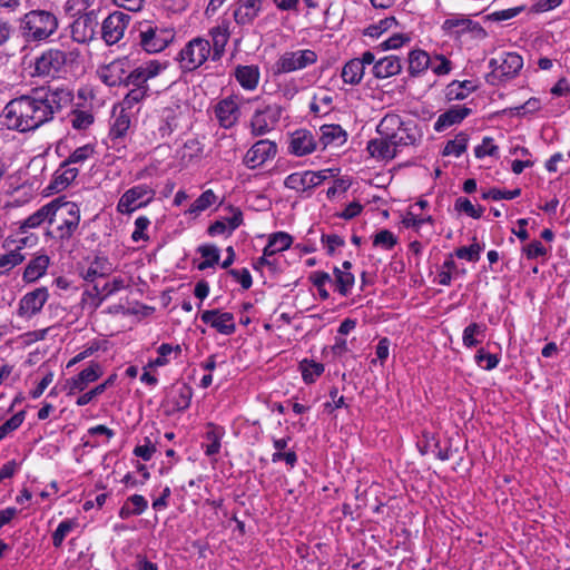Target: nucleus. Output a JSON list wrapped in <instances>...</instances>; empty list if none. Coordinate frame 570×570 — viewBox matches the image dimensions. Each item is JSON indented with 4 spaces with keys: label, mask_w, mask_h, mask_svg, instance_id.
<instances>
[{
    "label": "nucleus",
    "mask_w": 570,
    "mask_h": 570,
    "mask_svg": "<svg viewBox=\"0 0 570 570\" xmlns=\"http://www.w3.org/2000/svg\"><path fill=\"white\" fill-rule=\"evenodd\" d=\"M4 125L8 129L29 131L49 121V114L37 90L32 96L12 99L4 108Z\"/></svg>",
    "instance_id": "nucleus-1"
},
{
    "label": "nucleus",
    "mask_w": 570,
    "mask_h": 570,
    "mask_svg": "<svg viewBox=\"0 0 570 570\" xmlns=\"http://www.w3.org/2000/svg\"><path fill=\"white\" fill-rule=\"evenodd\" d=\"M51 205H53L49 223L51 229L48 234L61 240L71 238L80 223L79 206L62 197L53 199Z\"/></svg>",
    "instance_id": "nucleus-2"
},
{
    "label": "nucleus",
    "mask_w": 570,
    "mask_h": 570,
    "mask_svg": "<svg viewBox=\"0 0 570 570\" xmlns=\"http://www.w3.org/2000/svg\"><path fill=\"white\" fill-rule=\"evenodd\" d=\"M80 50L78 48L48 49L35 61V71L38 76L55 77L63 67L78 63Z\"/></svg>",
    "instance_id": "nucleus-3"
},
{
    "label": "nucleus",
    "mask_w": 570,
    "mask_h": 570,
    "mask_svg": "<svg viewBox=\"0 0 570 570\" xmlns=\"http://www.w3.org/2000/svg\"><path fill=\"white\" fill-rule=\"evenodd\" d=\"M523 67V59L517 52H504L489 61L491 71L487 75V82L498 86L518 76Z\"/></svg>",
    "instance_id": "nucleus-4"
},
{
    "label": "nucleus",
    "mask_w": 570,
    "mask_h": 570,
    "mask_svg": "<svg viewBox=\"0 0 570 570\" xmlns=\"http://www.w3.org/2000/svg\"><path fill=\"white\" fill-rule=\"evenodd\" d=\"M58 28V18L45 10H32L24 14L23 33L32 40H45Z\"/></svg>",
    "instance_id": "nucleus-5"
},
{
    "label": "nucleus",
    "mask_w": 570,
    "mask_h": 570,
    "mask_svg": "<svg viewBox=\"0 0 570 570\" xmlns=\"http://www.w3.org/2000/svg\"><path fill=\"white\" fill-rule=\"evenodd\" d=\"M210 52V42L207 39L194 38L179 52L180 67L184 70L193 71L212 57Z\"/></svg>",
    "instance_id": "nucleus-6"
},
{
    "label": "nucleus",
    "mask_w": 570,
    "mask_h": 570,
    "mask_svg": "<svg viewBox=\"0 0 570 570\" xmlns=\"http://www.w3.org/2000/svg\"><path fill=\"white\" fill-rule=\"evenodd\" d=\"M441 28L445 35L455 40L461 39L465 33H470L471 38L476 40H483L488 37V32L479 22H475L463 14H452L443 21Z\"/></svg>",
    "instance_id": "nucleus-7"
},
{
    "label": "nucleus",
    "mask_w": 570,
    "mask_h": 570,
    "mask_svg": "<svg viewBox=\"0 0 570 570\" xmlns=\"http://www.w3.org/2000/svg\"><path fill=\"white\" fill-rule=\"evenodd\" d=\"M174 37L173 29L148 23L141 26L139 30L140 46L149 53L164 50L174 40Z\"/></svg>",
    "instance_id": "nucleus-8"
},
{
    "label": "nucleus",
    "mask_w": 570,
    "mask_h": 570,
    "mask_svg": "<svg viewBox=\"0 0 570 570\" xmlns=\"http://www.w3.org/2000/svg\"><path fill=\"white\" fill-rule=\"evenodd\" d=\"M246 102H249V100L236 95L219 100L214 107V114L219 126L225 129L233 128L238 122L240 109Z\"/></svg>",
    "instance_id": "nucleus-9"
},
{
    "label": "nucleus",
    "mask_w": 570,
    "mask_h": 570,
    "mask_svg": "<svg viewBox=\"0 0 570 570\" xmlns=\"http://www.w3.org/2000/svg\"><path fill=\"white\" fill-rule=\"evenodd\" d=\"M98 24V10L77 14L69 24L70 37L77 43H88L94 40Z\"/></svg>",
    "instance_id": "nucleus-10"
},
{
    "label": "nucleus",
    "mask_w": 570,
    "mask_h": 570,
    "mask_svg": "<svg viewBox=\"0 0 570 570\" xmlns=\"http://www.w3.org/2000/svg\"><path fill=\"white\" fill-rule=\"evenodd\" d=\"M317 61V55L314 50L303 49L297 51L284 52L275 63L276 73H288L306 68Z\"/></svg>",
    "instance_id": "nucleus-11"
},
{
    "label": "nucleus",
    "mask_w": 570,
    "mask_h": 570,
    "mask_svg": "<svg viewBox=\"0 0 570 570\" xmlns=\"http://www.w3.org/2000/svg\"><path fill=\"white\" fill-rule=\"evenodd\" d=\"M282 107L277 104L257 108L250 119V132L254 136H263L273 130L282 116Z\"/></svg>",
    "instance_id": "nucleus-12"
},
{
    "label": "nucleus",
    "mask_w": 570,
    "mask_h": 570,
    "mask_svg": "<svg viewBox=\"0 0 570 570\" xmlns=\"http://www.w3.org/2000/svg\"><path fill=\"white\" fill-rule=\"evenodd\" d=\"M155 197V190L148 185H138L128 189L119 199L117 209L121 214H130L146 206Z\"/></svg>",
    "instance_id": "nucleus-13"
},
{
    "label": "nucleus",
    "mask_w": 570,
    "mask_h": 570,
    "mask_svg": "<svg viewBox=\"0 0 570 570\" xmlns=\"http://www.w3.org/2000/svg\"><path fill=\"white\" fill-rule=\"evenodd\" d=\"M130 17L124 12L110 13L101 24V37L108 46L117 43L128 27Z\"/></svg>",
    "instance_id": "nucleus-14"
},
{
    "label": "nucleus",
    "mask_w": 570,
    "mask_h": 570,
    "mask_svg": "<svg viewBox=\"0 0 570 570\" xmlns=\"http://www.w3.org/2000/svg\"><path fill=\"white\" fill-rule=\"evenodd\" d=\"M37 91L45 102L50 120L56 112L60 111L63 106H67L72 100V94L67 88L48 87L47 89H37Z\"/></svg>",
    "instance_id": "nucleus-15"
},
{
    "label": "nucleus",
    "mask_w": 570,
    "mask_h": 570,
    "mask_svg": "<svg viewBox=\"0 0 570 570\" xmlns=\"http://www.w3.org/2000/svg\"><path fill=\"white\" fill-rule=\"evenodd\" d=\"M276 153L277 146L275 142L268 139L258 140L247 150L244 164L247 168L255 169L274 158Z\"/></svg>",
    "instance_id": "nucleus-16"
},
{
    "label": "nucleus",
    "mask_w": 570,
    "mask_h": 570,
    "mask_svg": "<svg viewBox=\"0 0 570 570\" xmlns=\"http://www.w3.org/2000/svg\"><path fill=\"white\" fill-rule=\"evenodd\" d=\"M200 318L219 334L228 336L236 331L235 317L229 312H222L218 308L207 309L202 313Z\"/></svg>",
    "instance_id": "nucleus-17"
},
{
    "label": "nucleus",
    "mask_w": 570,
    "mask_h": 570,
    "mask_svg": "<svg viewBox=\"0 0 570 570\" xmlns=\"http://www.w3.org/2000/svg\"><path fill=\"white\" fill-rule=\"evenodd\" d=\"M163 70V66L157 60L147 61L132 70H128L126 76V87H148L149 79L155 78Z\"/></svg>",
    "instance_id": "nucleus-18"
},
{
    "label": "nucleus",
    "mask_w": 570,
    "mask_h": 570,
    "mask_svg": "<svg viewBox=\"0 0 570 570\" xmlns=\"http://www.w3.org/2000/svg\"><path fill=\"white\" fill-rule=\"evenodd\" d=\"M265 0H238L233 17L238 26H249L263 11Z\"/></svg>",
    "instance_id": "nucleus-19"
},
{
    "label": "nucleus",
    "mask_w": 570,
    "mask_h": 570,
    "mask_svg": "<svg viewBox=\"0 0 570 570\" xmlns=\"http://www.w3.org/2000/svg\"><path fill=\"white\" fill-rule=\"evenodd\" d=\"M48 297L49 294L46 287H40L26 294L19 304V315L27 317L33 316L41 311Z\"/></svg>",
    "instance_id": "nucleus-20"
},
{
    "label": "nucleus",
    "mask_w": 570,
    "mask_h": 570,
    "mask_svg": "<svg viewBox=\"0 0 570 570\" xmlns=\"http://www.w3.org/2000/svg\"><path fill=\"white\" fill-rule=\"evenodd\" d=\"M128 68L127 60H115L101 69L100 78L109 87L125 86Z\"/></svg>",
    "instance_id": "nucleus-21"
},
{
    "label": "nucleus",
    "mask_w": 570,
    "mask_h": 570,
    "mask_svg": "<svg viewBox=\"0 0 570 570\" xmlns=\"http://www.w3.org/2000/svg\"><path fill=\"white\" fill-rule=\"evenodd\" d=\"M180 114V106L178 104H171L158 111V134L161 138L169 137L177 128V120Z\"/></svg>",
    "instance_id": "nucleus-22"
},
{
    "label": "nucleus",
    "mask_w": 570,
    "mask_h": 570,
    "mask_svg": "<svg viewBox=\"0 0 570 570\" xmlns=\"http://www.w3.org/2000/svg\"><path fill=\"white\" fill-rule=\"evenodd\" d=\"M27 237H22L19 240L11 239L8 237L2 244V248L6 253L2 254V268L7 271L22 263L24 255L21 254V249L24 247Z\"/></svg>",
    "instance_id": "nucleus-23"
},
{
    "label": "nucleus",
    "mask_w": 570,
    "mask_h": 570,
    "mask_svg": "<svg viewBox=\"0 0 570 570\" xmlns=\"http://www.w3.org/2000/svg\"><path fill=\"white\" fill-rule=\"evenodd\" d=\"M101 375V366L96 362H91L87 368L82 370L77 376L68 381V394L83 391L90 383L97 381Z\"/></svg>",
    "instance_id": "nucleus-24"
},
{
    "label": "nucleus",
    "mask_w": 570,
    "mask_h": 570,
    "mask_svg": "<svg viewBox=\"0 0 570 570\" xmlns=\"http://www.w3.org/2000/svg\"><path fill=\"white\" fill-rule=\"evenodd\" d=\"M112 271V264L107 257L96 256L87 267L81 268L80 275L86 282L94 283L97 278L109 276Z\"/></svg>",
    "instance_id": "nucleus-25"
},
{
    "label": "nucleus",
    "mask_w": 570,
    "mask_h": 570,
    "mask_svg": "<svg viewBox=\"0 0 570 570\" xmlns=\"http://www.w3.org/2000/svg\"><path fill=\"white\" fill-rule=\"evenodd\" d=\"M209 37L212 39V60L217 61L223 57L230 37L228 22L223 21L220 24L213 27L209 30Z\"/></svg>",
    "instance_id": "nucleus-26"
},
{
    "label": "nucleus",
    "mask_w": 570,
    "mask_h": 570,
    "mask_svg": "<svg viewBox=\"0 0 570 570\" xmlns=\"http://www.w3.org/2000/svg\"><path fill=\"white\" fill-rule=\"evenodd\" d=\"M316 140L311 131L299 129L293 132L289 142V150L296 156H305L316 149Z\"/></svg>",
    "instance_id": "nucleus-27"
},
{
    "label": "nucleus",
    "mask_w": 570,
    "mask_h": 570,
    "mask_svg": "<svg viewBox=\"0 0 570 570\" xmlns=\"http://www.w3.org/2000/svg\"><path fill=\"white\" fill-rule=\"evenodd\" d=\"M127 286L128 285L125 283L124 278L115 277L111 282H107L102 286L94 284L92 288L87 291L86 293L94 299H96L95 306L98 307L106 298L126 288Z\"/></svg>",
    "instance_id": "nucleus-28"
},
{
    "label": "nucleus",
    "mask_w": 570,
    "mask_h": 570,
    "mask_svg": "<svg viewBox=\"0 0 570 570\" xmlns=\"http://www.w3.org/2000/svg\"><path fill=\"white\" fill-rule=\"evenodd\" d=\"M471 114V109L466 107H452L445 112L441 114L435 124V131H443L452 125L460 124L465 117Z\"/></svg>",
    "instance_id": "nucleus-29"
},
{
    "label": "nucleus",
    "mask_w": 570,
    "mask_h": 570,
    "mask_svg": "<svg viewBox=\"0 0 570 570\" xmlns=\"http://www.w3.org/2000/svg\"><path fill=\"white\" fill-rule=\"evenodd\" d=\"M401 60L396 56H386L377 60L372 68L373 75L377 79H385L396 76L401 72Z\"/></svg>",
    "instance_id": "nucleus-30"
},
{
    "label": "nucleus",
    "mask_w": 570,
    "mask_h": 570,
    "mask_svg": "<svg viewBox=\"0 0 570 570\" xmlns=\"http://www.w3.org/2000/svg\"><path fill=\"white\" fill-rule=\"evenodd\" d=\"M320 132L318 141L323 145V149L328 145L340 147L347 140V134L340 125H323L320 128Z\"/></svg>",
    "instance_id": "nucleus-31"
},
{
    "label": "nucleus",
    "mask_w": 570,
    "mask_h": 570,
    "mask_svg": "<svg viewBox=\"0 0 570 570\" xmlns=\"http://www.w3.org/2000/svg\"><path fill=\"white\" fill-rule=\"evenodd\" d=\"M367 150L374 158L390 160L396 156V148L386 137L372 139L367 144Z\"/></svg>",
    "instance_id": "nucleus-32"
},
{
    "label": "nucleus",
    "mask_w": 570,
    "mask_h": 570,
    "mask_svg": "<svg viewBox=\"0 0 570 570\" xmlns=\"http://www.w3.org/2000/svg\"><path fill=\"white\" fill-rule=\"evenodd\" d=\"M416 138V126L413 121L409 120L405 121L404 126L394 131L387 139H390L397 149L399 147L414 145Z\"/></svg>",
    "instance_id": "nucleus-33"
},
{
    "label": "nucleus",
    "mask_w": 570,
    "mask_h": 570,
    "mask_svg": "<svg viewBox=\"0 0 570 570\" xmlns=\"http://www.w3.org/2000/svg\"><path fill=\"white\" fill-rule=\"evenodd\" d=\"M225 430L222 426H218L214 423L207 424V431L205 433V439L207 443L203 445L205 454L207 456H213L219 453L220 451V441L224 436Z\"/></svg>",
    "instance_id": "nucleus-34"
},
{
    "label": "nucleus",
    "mask_w": 570,
    "mask_h": 570,
    "mask_svg": "<svg viewBox=\"0 0 570 570\" xmlns=\"http://www.w3.org/2000/svg\"><path fill=\"white\" fill-rule=\"evenodd\" d=\"M49 266V257L45 254L33 257L23 272V279L28 283L36 282L47 271Z\"/></svg>",
    "instance_id": "nucleus-35"
},
{
    "label": "nucleus",
    "mask_w": 570,
    "mask_h": 570,
    "mask_svg": "<svg viewBox=\"0 0 570 570\" xmlns=\"http://www.w3.org/2000/svg\"><path fill=\"white\" fill-rule=\"evenodd\" d=\"M235 77L243 88L253 90L257 87L259 80L258 67L238 66L235 71Z\"/></svg>",
    "instance_id": "nucleus-36"
},
{
    "label": "nucleus",
    "mask_w": 570,
    "mask_h": 570,
    "mask_svg": "<svg viewBox=\"0 0 570 570\" xmlns=\"http://www.w3.org/2000/svg\"><path fill=\"white\" fill-rule=\"evenodd\" d=\"M431 65V56L424 50L416 49L409 53V73L412 77L420 76Z\"/></svg>",
    "instance_id": "nucleus-37"
},
{
    "label": "nucleus",
    "mask_w": 570,
    "mask_h": 570,
    "mask_svg": "<svg viewBox=\"0 0 570 570\" xmlns=\"http://www.w3.org/2000/svg\"><path fill=\"white\" fill-rule=\"evenodd\" d=\"M364 71L362 62L353 58L343 66L341 77L345 83L354 86L362 81Z\"/></svg>",
    "instance_id": "nucleus-38"
},
{
    "label": "nucleus",
    "mask_w": 570,
    "mask_h": 570,
    "mask_svg": "<svg viewBox=\"0 0 570 570\" xmlns=\"http://www.w3.org/2000/svg\"><path fill=\"white\" fill-rule=\"evenodd\" d=\"M293 238L289 234L278 232L271 235L267 245L264 248L265 256H273L278 252H283L292 245Z\"/></svg>",
    "instance_id": "nucleus-39"
},
{
    "label": "nucleus",
    "mask_w": 570,
    "mask_h": 570,
    "mask_svg": "<svg viewBox=\"0 0 570 570\" xmlns=\"http://www.w3.org/2000/svg\"><path fill=\"white\" fill-rule=\"evenodd\" d=\"M79 168L71 165H60L59 169L55 173L53 185L55 188L61 190L70 185L78 176Z\"/></svg>",
    "instance_id": "nucleus-40"
},
{
    "label": "nucleus",
    "mask_w": 570,
    "mask_h": 570,
    "mask_svg": "<svg viewBox=\"0 0 570 570\" xmlns=\"http://www.w3.org/2000/svg\"><path fill=\"white\" fill-rule=\"evenodd\" d=\"M51 208H53V205H51V202L49 204L42 206L41 208H39L37 212H35L32 215H30L27 219H24L21 223L20 229L26 232V229L36 228L45 222H47L49 224Z\"/></svg>",
    "instance_id": "nucleus-41"
},
{
    "label": "nucleus",
    "mask_w": 570,
    "mask_h": 570,
    "mask_svg": "<svg viewBox=\"0 0 570 570\" xmlns=\"http://www.w3.org/2000/svg\"><path fill=\"white\" fill-rule=\"evenodd\" d=\"M404 120L396 114L385 115L376 127L380 136L389 138L394 131L404 126Z\"/></svg>",
    "instance_id": "nucleus-42"
},
{
    "label": "nucleus",
    "mask_w": 570,
    "mask_h": 570,
    "mask_svg": "<svg viewBox=\"0 0 570 570\" xmlns=\"http://www.w3.org/2000/svg\"><path fill=\"white\" fill-rule=\"evenodd\" d=\"M303 381L306 384L314 383L324 372V365L313 360L304 358L299 362Z\"/></svg>",
    "instance_id": "nucleus-43"
},
{
    "label": "nucleus",
    "mask_w": 570,
    "mask_h": 570,
    "mask_svg": "<svg viewBox=\"0 0 570 570\" xmlns=\"http://www.w3.org/2000/svg\"><path fill=\"white\" fill-rule=\"evenodd\" d=\"M335 286L342 296H347L354 285L355 277L351 272L334 267Z\"/></svg>",
    "instance_id": "nucleus-44"
},
{
    "label": "nucleus",
    "mask_w": 570,
    "mask_h": 570,
    "mask_svg": "<svg viewBox=\"0 0 570 570\" xmlns=\"http://www.w3.org/2000/svg\"><path fill=\"white\" fill-rule=\"evenodd\" d=\"M485 326L479 323H471L468 325L462 335V342L465 347H474L481 343L478 336L484 337Z\"/></svg>",
    "instance_id": "nucleus-45"
},
{
    "label": "nucleus",
    "mask_w": 570,
    "mask_h": 570,
    "mask_svg": "<svg viewBox=\"0 0 570 570\" xmlns=\"http://www.w3.org/2000/svg\"><path fill=\"white\" fill-rule=\"evenodd\" d=\"M469 136L468 134L461 131L459 132L454 139L449 140L443 149L444 156H455L460 157L468 147Z\"/></svg>",
    "instance_id": "nucleus-46"
},
{
    "label": "nucleus",
    "mask_w": 570,
    "mask_h": 570,
    "mask_svg": "<svg viewBox=\"0 0 570 570\" xmlns=\"http://www.w3.org/2000/svg\"><path fill=\"white\" fill-rule=\"evenodd\" d=\"M97 0H67L63 4V11L70 17L82 14L95 8Z\"/></svg>",
    "instance_id": "nucleus-47"
},
{
    "label": "nucleus",
    "mask_w": 570,
    "mask_h": 570,
    "mask_svg": "<svg viewBox=\"0 0 570 570\" xmlns=\"http://www.w3.org/2000/svg\"><path fill=\"white\" fill-rule=\"evenodd\" d=\"M191 395L193 391L189 386L183 385L178 387L171 397L173 410L180 412L188 409L190 405Z\"/></svg>",
    "instance_id": "nucleus-48"
},
{
    "label": "nucleus",
    "mask_w": 570,
    "mask_h": 570,
    "mask_svg": "<svg viewBox=\"0 0 570 570\" xmlns=\"http://www.w3.org/2000/svg\"><path fill=\"white\" fill-rule=\"evenodd\" d=\"M130 127V117L125 112V109L122 108L118 116H116L111 128L109 136L112 139L121 138L126 135Z\"/></svg>",
    "instance_id": "nucleus-49"
},
{
    "label": "nucleus",
    "mask_w": 570,
    "mask_h": 570,
    "mask_svg": "<svg viewBox=\"0 0 570 570\" xmlns=\"http://www.w3.org/2000/svg\"><path fill=\"white\" fill-rule=\"evenodd\" d=\"M95 154V147L90 144L83 145L75 149L70 156L65 160V165H81Z\"/></svg>",
    "instance_id": "nucleus-50"
},
{
    "label": "nucleus",
    "mask_w": 570,
    "mask_h": 570,
    "mask_svg": "<svg viewBox=\"0 0 570 570\" xmlns=\"http://www.w3.org/2000/svg\"><path fill=\"white\" fill-rule=\"evenodd\" d=\"M217 200V196L212 189H207L190 205L188 213L199 214L210 207Z\"/></svg>",
    "instance_id": "nucleus-51"
},
{
    "label": "nucleus",
    "mask_w": 570,
    "mask_h": 570,
    "mask_svg": "<svg viewBox=\"0 0 570 570\" xmlns=\"http://www.w3.org/2000/svg\"><path fill=\"white\" fill-rule=\"evenodd\" d=\"M448 96L450 99L462 100L468 97V95L475 88V86H473L471 81L465 80L462 82L453 81L448 86Z\"/></svg>",
    "instance_id": "nucleus-52"
},
{
    "label": "nucleus",
    "mask_w": 570,
    "mask_h": 570,
    "mask_svg": "<svg viewBox=\"0 0 570 570\" xmlns=\"http://www.w3.org/2000/svg\"><path fill=\"white\" fill-rule=\"evenodd\" d=\"M77 522L72 519L63 520L59 523L56 531L52 533V544L59 548L65 538L76 528Z\"/></svg>",
    "instance_id": "nucleus-53"
},
{
    "label": "nucleus",
    "mask_w": 570,
    "mask_h": 570,
    "mask_svg": "<svg viewBox=\"0 0 570 570\" xmlns=\"http://www.w3.org/2000/svg\"><path fill=\"white\" fill-rule=\"evenodd\" d=\"M70 121L75 129L85 130L94 122V115L87 110H73L70 115Z\"/></svg>",
    "instance_id": "nucleus-54"
},
{
    "label": "nucleus",
    "mask_w": 570,
    "mask_h": 570,
    "mask_svg": "<svg viewBox=\"0 0 570 570\" xmlns=\"http://www.w3.org/2000/svg\"><path fill=\"white\" fill-rule=\"evenodd\" d=\"M397 243L396 236L389 229H382L373 237V245L385 250H391Z\"/></svg>",
    "instance_id": "nucleus-55"
},
{
    "label": "nucleus",
    "mask_w": 570,
    "mask_h": 570,
    "mask_svg": "<svg viewBox=\"0 0 570 570\" xmlns=\"http://www.w3.org/2000/svg\"><path fill=\"white\" fill-rule=\"evenodd\" d=\"M474 360L480 367L487 371L495 368L500 362L498 355L488 353L483 348L478 350Z\"/></svg>",
    "instance_id": "nucleus-56"
},
{
    "label": "nucleus",
    "mask_w": 570,
    "mask_h": 570,
    "mask_svg": "<svg viewBox=\"0 0 570 570\" xmlns=\"http://www.w3.org/2000/svg\"><path fill=\"white\" fill-rule=\"evenodd\" d=\"M458 212L465 213L472 218H480L484 212V208L479 206L478 208L465 197H459L454 205Z\"/></svg>",
    "instance_id": "nucleus-57"
},
{
    "label": "nucleus",
    "mask_w": 570,
    "mask_h": 570,
    "mask_svg": "<svg viewBox=\"0 0 570 570\" xmlns=\"http://www.w3.org/2000/svg\"><path fill=\"white\" fill-rule=\"evenodd\" d=\"M306 179V171L293 173L285 178L284 185L286 188L293 189L297 193H305L307 191V186H305Z\"/></svg>",
    "instance_id": "nucleus-58"
},
{
    "label": "nucleus",
    "mask_w": 570,
    "mask_h": 570,
    "mask_svg": "<svg viewBox=\"0 0 570 570\" xmlns=\"http://www.w3.org/2000/svg\"><path fill=\"white\" fill-rule=\"evenodd\" d=\"M148 87H132L122 100V108L131 109L147 96Z\"/></svg>",
    "instance_id": "nucleus-59"
},
{
    "label": "nucleus",
    "mask_w": 570,
    "mask_h": 570,
    "mask_svg": "<svg viewBox=\"0 0 570 570\" xmlns=\"http://www.w3.org/2000/svg\"><path fill=\"white\" fill-rule=\"evenodd\" d=\"M396 19L394 17H387L380 20L377 23L371 24L366 28L365 35L370 37H380L383 32L390 30L396 26Z\"/></svg>",
    "instance_id": "nucleus-60"
},
{
    "label": "nucleus",
    "mask_w": 570,
    "mask_h": 570,
    "mask_svg": "<svg viewBox=\"0 0 570 570\" xmlns=\"http://www.w3.org/2000/svg\"><path fill=\"white\" fill-rule=\"evenodd\" d=\"M429 68L438 76L448 75L452 69V62L443 55H434L431 57Z\"/></svg>",
    "instance_id": "nucleus-61"
},
{
    "label": "nucleus",
    "mask_w": 570,
    "mask_h": 570,
    "mask_svg": "<svg viewBox=\"0 0 570 570\" xmlns=\"http://www.w3.org/2000/svg\"><path fill=\"white\" fill-rule=\"evenodd\" d=\"M425 224H433V218L431 216L428 217H419L417 215L409 212L406 216L403 218V225L406 228H413L416 233H421V229Z\"/></svg>",
    "instance_id": "nucleus-62"
},
{
    "label": "nucleus",
    "mask_w": 570,
    "mask_h": 570,
    "mask_svg": "<svg viewBox=\"0 0 570 570\" xmlns=\"http://www.w3.org/2000/svg\"><path fill=\"white\" fill-rule=\"evenodd\" d=\"M321 242L330 256L335 254L336 248L343 247L345 245L344 238L336 234H323Z\"/></svg>",
    "instance_id": "nucleus-63"
},
{
    "label": "nucleus",
    "mask_w": 570,
    "mask_h": 570,
    "mask_svg": "<svg viewBox=\"0 0 570 570\" xmlns=\"http://www.w3.org/2000/svg\"><path fill=\"white\" fill-rule=\"evenodd\" d=\"M482 247L478 243H473L470 246L460 247L455 250L458 258L466 259L469 262H478Z\"/></svg>",
    "instance_id": "nucleus-64"
}]
</instances>
